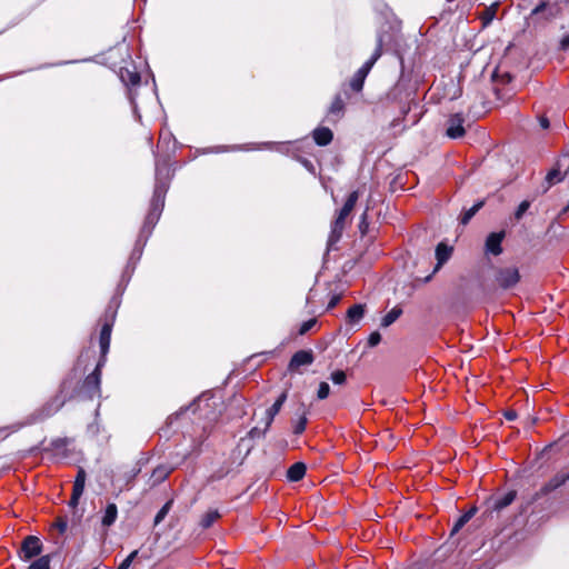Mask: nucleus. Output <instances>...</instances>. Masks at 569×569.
Instances as JSON below:
<instances>
[{
	"label": "nucleus",
	"mask_w": 569,
	"mask_h": 569,
	"mask_svg": "<svg viewBox=\"0 0 569 569\" xmlns=\"http://www.w3.org/2000/svg\"><path fill=\"white\" fill-rule=\"evenodd\" d=\"M567 480H569V473L568 475H562V476H556L555 478H552L549 481V483L546 486L545 489L547 491H551V490L557 489L560 486H562Z\"/></svg>",
	"instance_id": "obj_24"
},
{
	"label": "nucleus",
	"mask_w": 569,
	"mask_h": 569,
	"mask_svg": "<svg viewBox=\"0 0 569 569\" xmlns=\"http://www.w3.org/2000/svg\"><path fill=\"white\" fill-rule=\"evenodd\" d=\"M559 11L560 8L557 3L543 2L532 10L531 16L536 19L549 20L558 16Z\"/></svg>",
	"instance_id": "obj_11"
},
{
	"label": "nucleus",
	"mask_w": 569,
	"mask_h": 569,
	"mask_svg": "<svg viewBox=\"0 0 569 569\" xmlns=\"http://www.w3.org/2000/svg\"><path fill=\"white\" fill-rule=\"evenodd\" d=\"M342 109H343V101L338 97L331 103L330 112L331 113H339V112L342 111Z\"/></svg>",
	"instance_id": "obj_34"
},
{
	"label": "nucleus",
	"mask_w": 569,
	"mask_h": 569,
	"mask_svg": "<svg viewBox=\"0 0 569 569\" xmlns=\"http://www.w3.org/2000/svg\"><path fill=\"white\" fill-rule=\"evenodd\" d=\"M289 143H278L277 144V151L280 152H288Z\"/></svg>",
	"instance_id": "obj_42"
},
{
	"label": "nucleus",
	"mask_w": 569,
	"mask_h": 569,
	"mask_svg": "<svg viewBox=\"0 0 569 569\" xmlns=\"http://www.w3.org/2000/svg\"><path fill=\"white\" fill-rule=\"evenodd\" d=\"M312 136L318 146H327L333 138L332 131L326 127L315 129Z\"/></svg>",
	"instance_id": "obj_14"
},
{
	"label": "nucleus",
	"mask_w": 569,
	"mask_h": 569,
	"mask_svg": "<svg viewBox=\"0 0 569 569\" xmlns=\"http://www.w3.org/2000/svg\"><path fill=\"white\" fill-rule=\"evenodd\" d=\"M463 122L461 113L452 114L448 120L447 136L452 139L461 138L466 132Z\"/></svg>",
	"instance_id": "obj_10"
},
{
	"label": "nucleus",
	"mask_w": 569,
	"mask_h": 569,
	"mask_svg": "<svg viewBox=\"0 0 569 569\" xmlns=\"http://www.w3.org/2000/svg\"><path fill=\"white\" fill-rule=\"evenodd\" d=\"M382 53V39L381 37L378 38L377 47L370 57L368 61L363 63V66L353 74V77L350 80V87L355 91H361L365 80L370 72L373 64L377 62V60L381 57Z\"/></svg>",
	"instance_id": "obj_2"
},
{
	"label": "nucleus",
	"mask_w": 569,
	"mask_h": 569,
	"mask_svg": "<svg viewBox=\"0 0 569 569\" xmlns=\"http://www.w3.org/2000/svg\"><path fill=\"white\" fill-rule=\"evenodd\" d=\"M306 475V465L302 462L293 463L287 472V477L290 481H299Z\"/></svg>",
	"instance_id": "obj_16"
},
{
	"label": "nucleus",
	"mask_w": 569,
	"mask_h": 569,
	"mask_svg": "<svg viewBox=\"0 0 569 569\" xmlns=\"http://www.w3.org/2000/svg\"><path fill=\"white\" fill-rule=\"evenodd\" d=\"M138 556V550H133L118 567V569H129L136 557Z\"/></svg>",
	"instance_id": "obj_30"
},
{
	"label": "nucleus",
	"mask_w": 569,
	"mask_h": 569,
	"mask_svg": "<svg viewBox=\"0 0 569 569\" xmlns=\"http://www.w3.org/2000/svg\"><path fill=\"white\" fill-rule=\"evenodd\" d=\"M505 238V232H492L486 240V252L493 256H499L502 252L501 242Z\"/></svg>",
	"instance_id": "obj_12"
},
{
	"label": "nucleus",
	"mask_w": 569,
	"mask_h": 569,
	"mask_svg": "<svg viewBox=\"0 0 569 569\" xmlns=\"http://www.w3.org/2000/svg\"><path fill=\"white\" fill-rule=\"evenodd\" d=\"M220 517V513L218 510H209L203 515L201 518L200 525L202 528L207 529L209 528L218 518Z\"/></svg>",
	"instance_id": "obj_21"
},
{
	"label": "nucleus",
	"mask_w": 569,
	"mask_h": 569,
	"mask_svg": "<svg viewBox=\"0 0 569 569\" xmlns=\"http://www.w3.org/2000/svg\"><path fill=\"white\" fill-rule=\"evenodd\" d=\"M63 405V400H60L56 407H54V410L53 411H57L61 406Z\"/></svg>",
	"instance_id": "obj_48"
},
{
	"label": "nucleus",
	"mask_w": 569,
	"mask_h": 569,
	"mask_svg": "<svg viewBox=\"0 0 569 569\" xmlns=\"http://www.w3.org/2000/svg\"><path fill=\"white\" fill-rule=\"evenodd\" d=\"M481 207L482 202H478L473 204L470 209L466 210L461 216V223L467 224Z\"/></svg>",
	"instance_id": "obj_26"
},
{
	"label": "nucleus",
	"mask_w": 569,
	"mask_h": 569,
	"mask_svg": "<svg viewBox=\"0 0 569 569\" xmlns=\"http://www.w3.org/2000/svg\"><path fill=\"white\" fill-rule=\"evenodd\" d=\"M569 48V34L563 36L560 40V49L567 50Z\"/></svg>",
	"instance_id": "obj_40"
},
{
	"label": "nucleus",
	"mask_w": 569,
	"mask_h": 569,
	"mask_svg": "<svg viewBox=\"0 0 569 569\" xmlns=\"http://www.w3.org/2000/svg\"><path fill=\"white\" fill-rule=\"evenodd\" d=\"M366 218H367V213L365 212V213L362 214V222H365Z\"/></svg>",
	"instance_id": "obj_49"
},
{
	"label": "nucleus",
	"mask_w": 569,
	"mask_h": 569,
	"mask_svg": "<svg viewBox=\"0 0 569 569\" xmlns=\"http://www.w3.org/2000/svg\"><path fill=\"white\" fill-rule=\"evenodd\" d=\"M451 253H452V248L445 244V243H439L436 248V258H437V261H438V264H437V269H439L445 262H447L449 260V258L451 257Z\"/></svg>",
	"instance_id": "obj_15"
},
{
	"label": "nucleus",
	"mask_w": 569,
	"mask_h": 569,
	"mask_svg": "<svg viewBox=\"0 0 569 569\" xmlns=\"http://www.w3.org/2000/svg\"><path fill=\"white\" fill-rule=\"evenodd\" d=\"M330 378L335 385H342L346 381V373L341 370H337L331 373Z\"/></svg>",
	"instance_id": "obj_32"
},
{
	"label": "nucleus",
	"mask_w": 569,
	"mask_h": 569,
	"mask_svg": "<svg viewBox=\"0 0 569 569\" xmlns=\"http://www.w3.org/2000/svg\"><path fill=\"white\" fill-rule=\"evenodd\" d=\"M120 78L126 84L137 86L140 82L139 73L129 69H121Z\"/></svg>",
	"instance_id": "obj_18"
},
{
	"label": "nucleus",
	"mask_w": 569,
	"mask_h": 569,
	"mask_svg": "<svg viewBox=\"0 0 569 569\" xmlns=\"http://www.w3.org/2000/svg\"><path fill=\"white\" fill-rule=\"evenodd\" d=\"M381 341V335L378 331L372 332L368 338V345L376 347Z\"/></svg>",
	"instance_id": "obj_36"
},
{
	"label": "nucleus",
	"mask_w": 569,
	"mask_h": 569,
	"mask_svg": "<svg viewBox=\"0 0 569 569\" xmlns=\"http://www.w3.org/2000/svg\"><path fill=\"white\" fill-rule=\"evenodd\" d=\"M495 281L501 289H510L520 281L519 269L513 266L498 268Z\"/></svg>",
	"instance_id": "obj_4"
},
{
	"label": "nucleus",
	"mask_w": 569,
	"mask_h": 569,
	"mask_svg": "<svg viewBox=\"0 0 569 569\" xmlns=\"http://www.w3.org/2000/svg\"><path fill=\"white\" fill-rule=\"evenodd\" d=\"M363 315L365 307L362 305H355L347 312L348 320L351 323L359 322Z\"/></svg>",
	"instance_id": "obj_19"
},
{
	"label": "nucleus",
	"mask_w": 569,
	"mask_h": 569,
	"mask_svg": "<svg viewBox=\"0 0 569 569\" xmlns=\"http://www.w3.org/2000/svg\"><path fill=\"white\" fill-rule=\"evenodd\" d=\"M306 426H307V417L303 415L302 417L299 418V420L295 425L293 432L296 435H301L305 431Z\"/></svg>",
	"instance_id": "obj_31"
},
{
	"label": "nucleus",
	"mask_w": 569,
	"mask_h": 569,
	"mask_svg": "<svg viewBox=\"0 0 569 569\" xmlns=\"http://www.w3.org/2000/svg\"><path fill=\"white\" fill-rule=\"evenodd\" d=\"M80 497H81V495H77L76 493V489H73L72 490V496H71V499H70V506H77Z\"/></svg>",
	"instance_id": "obj_41"
},
{
	"label": "nucleus",
	"mask_w": 569,
	"mask_h": 569,
	"mask_svg": "<svg viewBox=\"0 0 569 569\" xmlns=\"http://www.w3.org/2000/svg\"><path fill=\"white\" fill-rule=\"evenodd\" d=\"M539 121H540V126H541L543 129L549 128V120H548L547 118L541 117Z\"/></svg>",
	"instance_id": "obj_45"
},
{
	"label": "nucleus",
	"mask_w": 569,
	"mask_h": 569,
	"mask_svg": "<svg viewBox=\"0 0 569 569\" xmlns=\"http://www.w3.org/2000/svg\"><path fill=\"white\" fill-rule=\"evenodd\" d=\"M42 545L38 537L36 536H28L24 538L21 550H20V557L23 560H29L38 555L41 553Z\"/></svg>",
	"instance_id": "obj_6"
},
{
	"label": "nucleus",
	"mask_w": 569,
	"mask_h": 569,
	"mask_svg": "<svg viewBox=\"0 0 569 569\" xmlns=\"http://www.w3.org/2000/svg\"><path fill=\"white\" fill-rule=\"evenodd\" d=\"M267 430H268V429H266V427L263 428V430H260L258 427H254V428H252V429L249 431V436H250L251 438H259V437H262V436L266 433V431H267Z\"/></svg>",
	"instance_id": "obj_38"
},
{
	"label": "nucleus",
	"mask_w": 569,
	"mask_h": 569,
	"mask_svg": "<svg viewBox=\"0 0 569 569\" xmlns=\"http://www.w3.org/2000/svg\"><path fill=\"white\" fill-rule=\"evenodd\" d=\"M28 569H50V559L48 556H42L33 561Z\"/></svg>",
	"instance_id": "obj_27"
},
{
	"label": "nucleus",
	"mask_w": 569,
	"mask_h": 569,
	"mask_svg": "<svg viewBox=\"0 0 569 569\" xmlns=\"http://www.w3.org/2000/svg\"><path fill=\"white\" fill-rule=\"evenodd\" d=\"M280 409H281V407L279 406V403L274 402L270 408H268L266 410V417H264L266 429H269L276 415L280 411Z\"/></svg>",
	"instance_id": "obj_23"
},
{
	"label": "nucleus",
	"mask_w": 569,
	"mask_h": 569,
	"mask_svg": "<svg viewBox=\"0 0 569 569\" xmlns=\"http://www.w3.org/2000/svg\"><path fill=\"white\" fill-rule=\"evenodd\" d=\"M505 417H506V419H508V420H515V419H516V417H517V413H516L515 411H507V412L505 413Z\"/></svg>",
	"instance_id": "obj_46"
},
{
	"label": "nucleus",
	"mask_w": 569,
	"mask_h": 569,
	"mask_svg": "<svg viewBox=\"0 0 569 569\" xmlns=\"http://www.w3.org/2000/svg\"><path fill=\"white\" fill-rule=\"evenodd\" d=\"M168 473L169 471L163 467L154 469L152 473V477L154 478V483L163 481L167 478Z\"/></svg>",
	"instance_id": "obj_29"
},
{
	"label": "nucleus",
	"mask_w": 569,
	"mask_h": 569,
	"mask_svg": "<svg viewBox=\"0 0 569 569\" xmlns=\"http://www.w3.org/2000/svg\"><path fill=\"white\" fill-rule=\"evenodd\" d=\"M568 171H569V157H563L558 160L556 167L552 168L546 177V180H547L549 187L562 181V179L566 177Z\"/></svg>",
	"instance_id": "obj_7"
},
{
	"label": "nucleus",
	"mask_w": 569,
	"mask_h": 569,
	"mask_svg": "<svg viewBox=\"0 0 569 569\" xmlns=\"http://www.w3.org/2000/svg\"><path fill=\"white\" fill-rule=\"evenodd\" d=\"M118 516V508L114 503H109L106 508L104 515L102 517V525L106 527H110L114 523Z\"/></svg>",
	"instance_id": "obj_17"
},
{
	"label": "nucleus",
	"mask_w": 569,
	"mask_h": 569,
	"mask_svg": "<svg viewBox=\"0 0 569 569\" xmlns=\"http://www.w3.org/2000/svg\"><path fill=\"white\" fill-rule=\"evenodd\" d=\"M402 313L401 308L395 307L392 308L382 319L381 327L387 328L391 326Z\"/></svg>",
	"instance_id": "obj_20"
},
{
	"label": "nucleus",
	"mask_w": 569,
	"mask_h": 569,
	"mask_svg": "<svg viewBox=\"0 0 569 569\" xmlns=\"http://www.w3.org/2000/svg\"><path fill=\"white\" fill-rule=\"evenodd\" d=\"M100 366L101 362H99L92 373H90L82 386L83 392L89 398H93L94 396H99L100 393Z\"/></svg>",
	"instance_id": "obj_8"
},
{
	"label": "nucleus",
	"mask_w": 569,
	"mask_h": 569,
	"mask_svg": "<svg viewBox=\"0 0 569 569\" xmlns=\"http://www.w3.org/2000/svg\"><path fill=\"white\" fill-rule=\"evenodd\" d=\"M112 326H113V319L110 322H106L101 328L99 342H100L102 358L106 357V355L109 350V347H110Z\"/></svg>",
	"instance_id": "obj_13"
},
{
	"label": "nucleus",
	"mask_w": 569,
	"mask_h": 569,
	"mask_svg": "<svg viewBox=\"0 0 569 569\" xmlns=\"http://www.w3.org/2000/svg\"><path fill=\"white\" fill-rule=\"evenodd\" d=\"M315 325H316V320L315 319H310L308 321H305L301 325L300 329H299V333L300 335L307 333Z\"/></svg>",
	"instance_id": "obj_37"
},
{
	"label": "nucleus",
	"mask_w": 569,
	"mask_h": 569,
	"mask_svg": "<svg viewBox=\"0 0 569 569\" xmlns=\"http://www.w3.org/2000/svg\"><path fill=\"white\" fill-rule=\"evenodd\" d=\"M170 168L166 164L157 163L156 167V186L150 211L146 218L142 231L150 232L157 223L164 206V197L169 186Z\"/></svg>",
	"instance_id": "obj_1"
},
{
	"label": "nucleus",
	"mask_w": 569,
	"mask_h": 569,
	"mask_svg": "<svg viewBox=\"0 0 569 569\" xmlns=\"http://www.w3.org/2000/svg\"><path fill=\"white\" fill-rule=\"evenodd\" d=\"M475 515V510H470L467 513L462 515L457 522L455 523L451 535L458 532Z\"/></svg>",
	"instance_id": "obj_25"
},
{
	"label": "nucleus",
	"mask_w": 569,
	"mask_h": 569,
	"mask_svg": "<svg viewBox=\"0 0 569 569\" xmlns=\"http://www.w3.org/2000/svg\"><path fill=\"white\" fill-rule=\"evenodd\" d=\"M359 198L358 191H353L349 194L347 201L345 202L343 207L339 211L338 217L335 220L332 232L330 239L333 238L338 239L345 228V220L350 214V212L353 210L357 201Z\"/></svg>",
	"instance_id": "obj_3"
},
{
	"label": "nucleus",
	"mask_w": 569,
	"mask_h": 569,
	"mask_svg": "<svg viewBox=\"0 0 569 569\" xmlns=\"http://www.w3.org/2000/svg\"><path fill=\"white\" fill-rule=\"evenodd\" d=\"M530 203L528 201H522L515 213L516 219H521V217L526 213V211L529 209Z\"/></svg>",
	"instance_id": "obj_35"
},
{
	"label": "nucleus",
	"mask_w": 569,
	"mask_h": 569,
	"mask_svg": "<svg viewBox=\"0 0 569 569\" xmlns=\"http://www.w3.org/2000/svg\"><path fill=\"white\" fill-rule=\"evenodd\" d=\"M218 399L209 393L201 395L198 399L193 401L191 405V410L193 413H201L204 418L214 419L216 415L208 412V409L217 406Z\"/></svg>",
	"instance_id": "obj_5"
},
{
	"label": "nucleus",
	"mask_w": 569,
	"mask_h": 569,
	"mask_svg": "<svg viewBox=\"0 0 569 569\" xmlns=\"http://www.w3.org/2000/svg\"><path fill=\"white\" fill-rule=\"evenodd\" d=\"M171 506H172V500H169L168 502H166L162 508L158 511V513L154 517V525H159L164 518L166 516L168 515V512L170 511L171 509Z\"/></svg>",
	"instance_id": "obj_28"
},
{
	"label": "nucleus",
	"mask_w": 569,
	"mask_h": 569,
	"mask_svg": "<svg viewBox=\"0 0 569 569\" xmlns=\"http://www.w3.org/2000/svg\"><path fill=\"white\" fill-rule=\"evenodd\" d=\"M286 399H287V395H286V392H283V393H281V395L279 396V398L276 400V403H279V406H280V407H282V406H283V403H284V401H286Z\"/></svg>",
	"instance_id": "obj_44"
},
{
	"label": "nucleus",
	"mask_w": 569,
	"mask_h": 569,
	"mask_svg": "<svg viewBox=\"0 0 569 569\" xmlns=\"http://www.w3.org/2000/svg\"><path fill=\"white\" fill-rule=\"evenodd\" d=\"M513 500V495L512 493H509L507 495L503 500H501L500 502H498V507L502 508V507H506L508 506L509 503H511V501Z\"/></svg>",
	"instance_id": "obj_39"
},
{
	"label": "nucleus",
	"mask_w": 569,
	"mask_h": 569,
	"mask_svg": "<svg viewBox=\"0 0 569 569\" xmlns=\"http://www.w3.org/2000/svg\"><path fill=\"white\" fill-rule=\"evenodd\" d=\"M86 483V472L83 469H79L78 475L76 477L73 489H76L77 495H82L84 490Z\"/></svg>",
	"instance_id": "obj_22"
},
{
	"label": "nucleus",
	"mask_w": 569,
	"mask_h": 569,
	"mask_svg": "<svg viewBox=\"0 0 569 569\" xmlns=\"http://www.w3.org/2000/svg\"><path fill=\"white\" fill-rule=\"evenodd\" d=\"M340 300V297L339 296H333L328 305V308L331 309V308H335L336 305L339 302Z\"/></svg>",
	"instance_id": "obj_43"
},
{
	"label": "nucleus",
	"mask_w": 569,
	"mask_h": 569,
	"mask_svg": "<svg viewBox=\"0 0 569 569\" xmlns=\"http://www.w3.org/2000/svg\"><path fill=\"white\" fill-rule=\"evenodd\" d=\"M236 149H237L236 147H232V148L219 147V148H217L214 151H216V152H224V151H231V150L233 151V150H236Z\"/></svg>",
	"instance_id": "obj_47"
},
{
	"label": "nucleus",
	"mask_w": 569,
	"mask_h": 569,
	"mask_svg": "<svg viewBox=\"0 0 569 569\" xmlns=\"http://www.w3.org/2000/svg\"><path fill=\"white\" fill-rule=\"evenodd\" d=\"M313 360L315 357L311 350H300L292 356L288 368L290 371H298L302 366H310Z\"/></svg>",
	"instance_id": "obj_9"
},
{
	"label": "nucleus",
	"mask_w": 569,
	"mask_h": 569,
	"mask_svg": "<svg viewBox=\"0 0 569 569\" xmlns=\"http://www.w3.org/2000/svg\"><path fill=\"white\" fill-rule=\"evenodd\" d=\"M329 392H330V387L327 382H321L319 385V389H318V398L319 399H326L328 396H329Z\"/></svg>",
	"instance_id": "obj_33"
}]
</instances>
